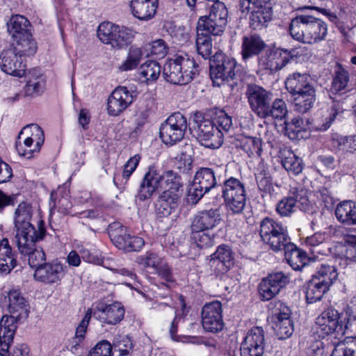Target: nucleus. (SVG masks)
Returning <instances> with one entry per match:
<instances>
[{"label": "nucleus", "instance_id": "obj_1", "mask_svg": "<svg viewBox=\"0 0 356 356\" xmlns=\"http://www.w3.org/2000/svg\"><path fill=\"white\" fill-rule=\"evenodd\" d=\"M8 298V310L11 315H4L0 321V354L2 355H6V350L13 341L17 329L16 320L26 319L29 314V306L20 292L10 291Z\"/></svg>", "mask_w": 356, "mask_h": 356}, {"label": "nucleus", "instance_id": "obj_2", "mask_svg": "<svg viewBox=\"0 0 356 356\" xmlns=\"http://www.w3.org/2000/svg\"><path fill=\"white\" fill-rule=\"evenodd\" d=\"M289 31L295 40L312 44L325 39L327 27L321 19L303 13L297 15L291 19Z\"/></svg>", "mask_w": 356, "mask_h": 356}, {"label": "nucleus", "instance_id": "obj_3", "mask_svg": "<svg viewBox=\"0 0 356 356\" xmlns=\"http://www.w3.org/2000/svg\"><path fill=\"white\" fill-rule=\"evenodd\" d=\"M200 67L194 58L188 54H175L164 65L163 76L166 81L173 84L186 85L199 74Z\"/></svg>", "mask_w": 356, "mask_h": 356}, {"label": "nucleus", "instance_id": "obj_4", "mask_svg": "<svg viewBox=\"0 0 356 356\" xmlns=\"http://www.w3.org/2000/svg\"><path fill=\"white\" fill-rule=\"evenodd\" d=\"M273 0H239L242 13L250 12L249 24L252 29L259 31L266 28L273 17Z\"/></svg>", "mask_w": 356, "mask_h": 356}, {"label": "nucleus", "instance_id": "obj_5", "mask_svg": "<svg viewBox=\"0 0 356 356\" xmlns=\"http://www.w3.org/2000/svg\"><path fill=\"white\" fill-rule=\"evenodd\" d=\"M347 315V322L343 329L342 324L339 322L340 314L333 307H329L325 309L316 318V332L319 337L325 338L336 332H341L346 334L348 330L349 325L356 320V316L353 314V310L348 307L346 309Z\"/></svg>", "mask_w": 356, "mask_h": 356}, {"label": "nucleus", "instance_id": "obj_6", "mask_svg": "<svg viewBox=\"0 0 356 356\" xmlns=\"http://www.w3.org/2000/svg\"><path fill=\"white\" fill-rule=\"evenodd\" d=\"M259 234L264 243L274 252L282 251L291 241L287 227L268 217L260 222Z\"/></svg>", "mask_w": 356, "mask_h": 356}, {"label": "nucleus", "instance_id": "obj_7", "mask_svg": "<svg viewBox=\"0 0 356 356\" xmlns=\"http://www.w3.org/2000/svg\"><path fill=\"white\" fill-rule=\"evenodd\" d=\"M44 140V133L41 127L36 124H30L19 133L15 144L16 150L21 156L33 158L34 153L39 152Z\"/></svg>", "mask_w": 356, "mask_h": 356}, {"label": "nucleus", "instance_id": "obj_8", "mask_svg": "<svg viewBox=\"0 0 356 356\" xmlns=\"http://www.w3.org/2000/svg\"><path fill=\"white\" fill-rule=\"evenodd\" d=\"M220 177L212 168H202L195 175L193 183L188 188L187 201L197 204L204 195L214 188L220 181Z\"/></svg>", "mask_w": 356, "mask_h": 356}, {"label": "nucleus", "instance_id": "obj_9", "mask_svg": "<svg viewBox=\"0 0 356 356\" xmlns=\"http://www.w3.org/2000/svg\"><path fill=\"white\" fill-rule=\"evenodd\" d=\"M46 230L41 221L38 225V232L31 237H25L16 241L19 252L28 256L30 266L38 269L46 262V254L42 248H37L35 243L44 238Z\"/></svg>", "mask_w": 356, "mask_h": 356}, {"label": "nucleus", "instance_id": "obj_10", "mask_svg": "<svg viewBox=\"0 0 356 356\" xmlns=\"http://www.w3.org/2000/svg\"><path fill=\"white\" fill-rule=\"evenodd\" d=\"M193 123V130L202 145L217 149L222 145V134L216 129L213 120L205 118L200 113H195Z\"/></svg>", "mask_w": 356, "mask_h": 356}, {"label": "nucleus", "instance_id": "obj_11", "mask_svg": "<svg viewBox=\"0 0 356 356\" xmlns=\"http://www.w3.org/2000/svg\"><path fill=\"white\" fill-rule=\"evenodd\" d=\"M238 72L235 59L222 53H216L210 60V76L214 84L220 86L224 81L233 80Z\"/></svg>", "mask_w": 356, "mask_h": 356}, {"label": "nucleus", "instance_id": "obj_12", "mask_svg": "<svg viewBox=\"0 0 356 356\" xmlns=\"http://www.w3.org/2000/svg\"><path fill=\"white\" fill-rule=\"evenodd\" d=\"M222 196L226 206L234 213L243 211L245 202L246 195L243 184L238 179L229 177L223 181Z\"/></svg>", "mask_w": 356, "mask_h": 356}, {"label": "nucleus", "instance_id": "obj_13", "mask_svg": "<svg viewBox=\"0 0 356 356\" xmlns=\"http://www.w3.org/2000/svg\"><path fill=\"white\" fill-rule=\"evenodd\" d=\"M187 127L186 118L180 113H175L161 124L160 138L165 144L173 145L184 138Z\"/></svg>", "mask_w": 356, "mask_h": 356}, {"label": "nucleus", "instance_id": "obj_14", "mask_svg": "<svg viewBox=\"0 0 356 356\" xmlns=\"http://www.w3.org/2000/svg\"><path fill=\"white\" fill-rule=\"evenodd\" d=\"M275 320V330L280 339L289 338L293 332V325L291 319L290 308L280 301L272 302L269 305Z\"/></svg>", "mask_w": 356, "mask_h": 356}, {"label": "nucleus", "instance_id": "obj_15", "mask_svg": "<svg viewBox=\"0 0 356 356\" xmlns=\"http://www.w3.org/2000/svg\"><path fill=\"white\" fill-rule=\"evenodd\" d=\"M288 275L282 271L269 274L261 280L258 286V292L260 299L268 301L275 298L281 289L289 282Z\"/></svg>", "mask_w": 356, "mask_h": 356}, {"label": "nucleus", "instance_id": "obj_16", "mask_svg": "<svg viewBox=\"0 0 356 356\" xmlns=\"http://www.w3.org/2000/svg\"><path fill=\"white\" fill-rule=\"evenodd\" d=\"M222 304L218 300L206 303L201 312V323L206 332L217 333L224 327Z\"/></svg>", "mask_w": 356, "mask_h": 356}, {"label": "nucleus", "instance_id": "obj_17", "mask_svg": "<svg viewBox=\"0 0 356 356\" xmlns=\"http://www.w3.org/2000/svg\"><path fill=\"white\" fill-rule=\"evenodd\" d=\"M250 109L259 117L267 113V108L272 102V93L256 84H248L245 91Z\"/></svg>", "mask_w": 356, "mask_h": 356}, {"label": "nucleus", "instance_id": "obj_18", "mask_svg": "<svg viewBox=\"0 0 356 356\" xmlns=\"http://www.w3.org/2000/svg\"><path fill=\"white\" fill-rule=\"evenodd\" d=\"M32 209L30 204L20 203L15 212V227L16 229V241L37 234L38 229L31 223Z\"/></svg>", "mask_w": 356, "mask_h": 356}, {"label": "nucleus", "instance_id": "obj_19", "mask_svg": "<svg viewBox=\"0 0 356 356\" xmlns=\"http://www.w3.org/2000/svg\"><path fill=\"white\" fill-rule=\"evenodd\" d=\"M136 93L124 86L116 88L107 100V111L110 115L117 116L127 109L136 98Z\"/></svg>", "mask_w": 356, "mask_h": 356}, {"label": "nucleus", "instance_id": "obj_20", "mask_svg": "<svg viewBox=\"0 0 356 356\" xmlns=\"http://www.w3.org/2000/svg\"><path fill=\"white\" fill-rule=\"evenodd\" d=\"M65 268L60 261L55 259L35 269L33 277L36 281L46 284H58L65 275Z\"/></svg>", "mask_w": 356, "mask_h": 356}, {"label": "nucleus", "instance_id": "obj_21", "mask_svg": "<svg viewBox=\"0 0 356 356\" xmlns=\"http://www.w3.org/2000/svg\"><path fill=\"white\" fill-rule=\"evenodd\" d=\"M293 58L291 51L282 48H273L259 58V65L264 70L277 72L282 69Z\"/></svg>", "mask_w": 356, "mask_h": 356}, {"label": "nucleus", "instance_id": "obj_22", "mask_svg": "<svg viewBox=\"0 0 356 356\" xmlns=\"http://www.w3.org/2000/svg\"><path fill=\"white\" fill-rule=\"evenodd\" d=\"M264 332L261 327L252 328L241 346V356H264Z\"/></svg>", "mask_w": 356, "mask_h": 356}, {"label": "nucleus", "instance_id": "obj_23", "mask_svg": "<svg viewBox=\"0 0 356 356\" xmlns=\"http://www.w3.org/2000/svg\"><path fill=\"white\" fill-rule=\"evenodd\" d=\"M101 323L108 325H116L124 318V309L120 303L115 302L110 305L98 303L92 309V316Z\"/></svg>", "mask_w": 356, "mask_h": 356}, {"label": "nucleus", "instance_id": "obj_24", "mask_svg": "<svg viewBox=\"0 0 356 356\" xmlns=\"http://www.w3.org/2000/svg\"><path fill=\"white\" fill-rule=\"evenodd\" d=\"M0 68L7 74L22 77L25 74L26 65L22 56L10 49L1 53Z\"/></svg>", "mask_w": 356, "mask_h": 356}, {"label": "nucleus", "instance_id": "obj_25", "mask_svg": "<svg viewBox=\"0 0 356 356\" xmlns=\"http://www.w3.org/2000/svg\"><path fill=\"white\" fill-rule=\"evenodd\" d=\"M221 220L218 209H210L197 212L192 224V231H209L216 227Z\"/></svg>", "mask_w": 356, "mask_h": 356}, {"label": "nucleus", "instance_id": "obj_26", "mask_svg": "<svg viewBox=\"0 0 356 356\" xmlns=\"http://www.w3.org/2000/svg\"><path fill=\"white\" fill-rule=\"evenodd\" d=\"M161 189V174L154 166H149L140 185L138 198L145 200L150 198L158 189Z\"/></svg>", "mask_w": 356, "mask_h": 356}, {"label": "nucleus", "instance_id": "obj_27", "mask_svg": "<svg viewBox=\"0 0 356 356\" xmlns=\"http://www.w3.org/2000/svg\"><path fill=\"white\" fill-rule=\"evenodd\" d=\"M129 6L135 18L147 22L155 17L159 0H129Z\"/></svg>", "mask_w": 356, "mask_h": 356}, {"label": "nucleus", "instance_id": "obj_28", "mask_svg": "<svg viewBox=\"0 0 356 356\" xmlns=\"http://www.w3.org/2000/svg\"><path fill=\"white\" fill-rule=\"evenodd\" d=\"M211 257L210 266L218 274L227 273L234 264L233 252L231 248L227 245L218 246Z\"/></svg>", "mask_w": 356, "mask_h": 356}, {"label": "nucleus", "instance_id": "obj_29", "mask_svg": "<svg viewBox=\"0 0 356 356\" xmlns=\"http://www.w3.org/2000/svg\"><path fill=\"white\" fill-rule=\"evenodd\" d=\"M149 56L148 49L136 44L131 45L129 48L125 59L119 65L120 72H128L136 69L141 61Z\"/></svg>", "mask_w": 356, "mask_h": 356}, {"label": "nucleus", "instance_id": "obj_30", "mask_svg": "<svg viewBox=\"0 0 356 356\" xmlns=\"http://www.w3.org/2000/svg\"><path fill=\"white\" fill-rule=\"evenodd\" d=\"M282 250L284 251V258L286 262L295 270H301L309 261L307 253L298 248L291 241L286 247H284Z\"/></svg>", "mask_w": 356, "mask_h": 356}, {"label": "nucleus", "instance_id": "obj_31", "mask_svg": "<svg viewBox=\"0 0 356 356\" xmlns=\"http://www.w3.org/2000/svg\"><path fill=\"white\" fill-rule=\"evenodd\" d=\"M292 97V105L293 110L300 113H305L313 108L316 102V90L313 86L306 90L297 93Z\"/></svg>", "mask_w": 356, "mask_h": 356}, {"label": "nucleus", "instance_id": "obj_32", "mask_svg": "<svg viewBox=\"0 0 356 356\" xmlns=\"http://www.w3.org/2000/svg\"><path fill=\"white\" fill-rule=\"evenodd\" d=\"M266 44L257 34H250L243 38L241 55L244 60L259 55L265 48Z\"/></svg>", "mask_w": 356, "mask_h": 356}, {"label": "nucleus", "instance_id": "obj_33", "mask_svg": "<svg viewBox=\"0 0 356 356\" xmlns=\"http://www.w3.org/2000/svg\"><path fill=\"white\" fill-rule=\"evenodd\" d=\"M337 114V110L334 106L330 109L321 110L315 114L308 128L314 131H327L334 121Z\"/></svg>", "mask_w": 356, "mask_h": 356}, {"label": "nucleus", "instance_id": "obj_34", "mask_svg": "<svg viewBox=\"0 0 356 356\" xmlns=\"http://www.w3.org/2000/svg\"><path fill=\"white\" fill-rule=\"evenodd\" d=\"M181 197L176 195H170L167 192H163L159 197L156 204V211L161 217L168 216L173 211L177 209Z\"/></svg>", "mask_w": 356, "mask_h": 356}, {"label": "nucleus", "instance_id": "obj_35", "mask_svg": "<svg viewBox=\"0 0 356 356\" xmlns=\"http://www.w3.org/2000/svg\"><path fill=\"white\" fill-rule=\"evenodd\" d=\"M183 184L181 176L173 170H167L161 174V189L170 195L181 197Z\"/></svg>", "mask_w": 356, "mask_h": 356}, {"label": "nucleus", "instance_id": "obj_36", "mask_svg": "<svg viewBox=\"0 0 356 356\" xmlns=\"http://www.w3.org/2000/svg\"><path fill=\"white\" fill-rule=\"evenodd\" d=\"M262 140L257 136H240L236 146L242 149L249 157L260 156L263 151Z\"/></svg>", "mask_w": 356, "mask_h": 356}, {"label": "nucleus", "instance_id": "obj_37", "mask_svg": "<svg viewBox=\"0 0 356 356\" xmlns=\"http://www.w3.org/2000/svg\"><path fill=\"white\" fill-rule=\"evenodd\" d=\"M108 233L118 248L127 251L131 235L127 233L125 227L119 222H114L108 225Z\"/></svg>", "mask_w": 356, "mask_h": 356}, {"label": "nucleus", "instance_id": "obj_38", "mask_svg": "<svg viewBox=\"0 0 356 356\" xmlns=\"http://www.w3.org/2000/svg\"><path fill=\"white\" fill-rule=\"evenodd\" d=\"M356 204L354 202L344 200L337 204L335 216L339 222L346 225L356 224Z\"/></svg>", "mask_w": 356, "mask_h": 356}, {"label": "nucleus", "instance_id": "obj_39", "mask_svg": "<svg viewBox=\"0 0 356 356\" xmlns=\"http://www.w3.org/2000/svg\"><path fill=\"white\" fill-rule=\"evenodd\" d=\"M287 91L293 96L297 93L306 90L314 86L307 74L293 73L290 74L285 81Z\"/></svg>", "mask_w": 356, "mask_h": 356}, {"label": "nucleus", "instance_id": "obj_40", "mask_svg": "<svg viewBox=\"0 0 356 356\" xmlns=\"http://www.w3.org/2000/svg\"><path fill=\"white\" fill-rule=\"evenodd\" d=\"M297 202H300L302 207L301 209L307 210L309 207V200L307 197L298 196L285 197L282 198L277 204L276 210L282 216H289L293 213L296 207Z\"/></svg>", "mask_w": 356, "mask_h": 356}, {"label": "nucleus", "instance_id": "obj_41", "mask_svg": "<svg viewBox=\"0 0 356 356\" xmlns=\"http://www.w3.org/2000/svg\"><path fill=\"white\" fill-rule=\"evenodd\" d=\"M344 245L346 248L343 257L337 259L339 266L346 268L349 265H354L356 258V235L347 233L343 236Z\"/></svg>", "mask_w": 356, "mask_h": 356}, {"label": "nucleus", "instance_id": "obj_42", "mask_svg": "<svg viewBox=\"0 0 356 356\" xmlns=\"http://www.w3.org/2000/svg\"><path fill=\"white\" fill-rule=\"evenodd\" d=\"M17 264V260L12 252L8 240L3 238L0 241V271L9 273Z\"/></svg>", "mask_w": 356, "mask_h": 356}, {"label": "nucleus", "instance_id": "obj_43", "mask_svg": "<svg viewBox=\"0 0 356 356\" xmlns=\"http://www.w3.org/2000/svg\"><path fill=\"white\" fill-rule=\"evenodd\" d=\"M27 82L24 88L26 96L40 95L44 88V81L38 69H33L27 75Z\"/></svg>", "mask_w": 356, "mask_h": 356}, {"label": "nucleus", "instance_id": "obj_44", "mask_svg": "<svg viewBox=\"0 0 356 356\" xmlns=\"http://www.w3.org/2000/svg\"><path fill=\"white\" fill-rule=\"evenodd\" d=\"M13 41L15 43L13 44V48L11 49L22 58L32 56L37 51V44L33 39L31 33L13 39Z\"/></svg>", "mask_w": 356, "mask_h": 356}, {"label": "nucleus", "instance_id": "obj_45", "mask_svg": "<svg viewBox=\"0 0 356 356\" xmlns=\"http://www.w3.org/2000/svg\"><path fill=\"white\" fill-rule=\"evenodd\" d=\"M7 26L8 31L13 39L19 38V37H23L26 34L31 33L29 29L30 22L22 15H17L12 16Z\"/></svg>", "mask_w": 356, "mask_h": 356}, {"label": "nucleus", "instance_id": "obj_46", "mask_svg": "<svg viewBox=\"0 0 356 356\" xmlns=\"http://www.w3.org/2000/svg\"><path fill=\"white\" fill-rule=\"evenodd\" d=\"M210 35L207 30H203L198 24L197 26L196 48L198 54L204 59L210 58L212 53V43Z\"/></svg>", "mask_w": 356, "mask_h": 356}, {"label": "nucleus", "instance_id": "obj_47", "mask_svg": "<svg viewBox=\"0 0 356 356\" xmlns=\"http://www.w3.org/2000/svg\"><path fill=\"white\" fill-rule=\"evenodd\" d=\"M282 165L289 173L293 175L300 174L304 168L302 159L291 150H286L282 153Z\"/></svg>", "mask_w": 356, "mask_h": 356}, {"label": "nucleus", "instance_id": "obj_48", "mask_svg": "<svg viewBox=\"0 0 356 356\" xmlns=\"http://www.w3.org/2000/svg\"><path fill=\"white\" fill-rule=\"evenodd\" d=\"M338 277V273L334 266L329 264H322L312 278L317 279L325 286L330 289L334 280Z\"/></svg>", "mask_w": 356, "mask_h": 356}, {"label": "nucleus", "instance_id": "obj_49", "mask_svg": "<svg viewBox=\"0 0 356 356\" xmlns=\"http://www.w3.org/2000/svg\"><path fill=\"white\" fill-rule=\"evenodd\" d=\"M329 289L316 278H312L307 284L306 291V300L307 303H314L323 298L325 293Z\"/></svg>", "mask_w": 356, "mask_h": 356}, {"label": "nucleus", "instance_id": "obj_50", "mask_svg": "<svg viewBox=\"0 0 356 356\" xmlns=\"http://www.w3.org/2000/svg\"><path fill=\"white\" fill-rule=\"evenodd\" d=\"M161 67L154 60H147L142 64L139 68L140 75L146 82H154L160 76Z\"/></svg>", "mask_w": 356, "mask_h": 356}, {"label": "nucleus", "instance_id": "obj_51", "mask_svg": "<svg viewBox=\"0 0 356 356\" xmlns=\"http://www.w3.org/2000/svg\"><path fill=\"white\" fill-rule=\"evenodd\" d=\"M114 36L112 47L121 49L131 44L134 38V32L130 29L118 26L117 33Z\"/></svg>", "mask_w": 356, "mask_h": 356}, {"label": "nucleus", "instance_id": "obj_52", "mask_svg": "<svg viewBox=\"0 0 356 356\" xmlns=\"http://www.w3.org/2000/svg\"><path fill=\"white\" fill-rule=\"evenodd\" d=\"M92 317V309H88L80 322L79 325L76 327L75 336L72 341V345L70 346V350L72 352H74L77 350V347L80 344V343L85 338V334L87 330V327L88 326L90 320Z\"/></svg>", "mask_w": 356, "mask_h": 356}, {"label": "nucleus", "instance_id": "obj_53", "mask_svg": "<svg viewBox=\"0 0 356 356\" xmlns=\"http://www.w3.org/2000/svg\"><path fill=\"white\" fill-rule=\"evenodd\" d=\"M286 104L282 99H276L273 102H271L269 104V107L267 108V113H264V115L261 118H267L272 117L275 120H283L285 118L287 114Z\"/></svg>", "mask_w": 356, "mask_h": 356}, {"label": "nucleus", "instance_id": "obj_54", "mask_svg": "<svg viewBox=\"0 0 356 356\" xmlns=\"http://www.w3.org/2000/svg\"><path fill=\"white\" fill-rule=\"evenodd\" d=\"M349 81L348 72L339 64H337L332 82L331 90L338 92L345 89Z\"/></svg>", "mask_w": 356, "mask_h": 356}, {"label": "nucleus", "instance_id": "obj_55", "mask_svg": "<svg viewBox=\"0 0 356 356\" xmlns=\"http://www.w3.org/2000/svg\"><path fill=\"white\" fill-rule=\"evenodd\" d=\"M117 29L118 25L111 22H102L99 25L97 37L102 42L112 46Z\"/></svg>", "mask_w": 356, "mask_h": 356}, {"label": "nucleus", "instance_id": "obj_56", "mask_svg": "<svg viewBox=\"0 0 356 356\" xmlns=\"http://www.w3.org/2000/svg\"><path fill=\"white\" fill-rule=\"evenodd\" d=\"M216 129L219 130L222 134V142L224 141L225 134H227L229 129L232 127V118L229 116L224 111L220 110L216 113L213 119Z\"/></svg>", "mask_w": 356, "mask_h": 356}, {"label": "nucleus", "instance_id": "obj_57", "mask_svg": "<svg viewBox=\"0 0 356 356\" xmlns=\"http://www.w3.org/2000/svg\"><path fill=\"white\" fill-rule=\"evenodd\" d=\"M286 135L291 140L299 138L300 134L305 129L304 121L300 117H295L290 122H284Z\"/></svg>", "mask_w": 356, "mask_h": 356}, {"label": "nucleus", "instance_id": "obj_58", "mask_svg": "<svg viewBox=\"0 0 356 356\" xmlns=\"http://www.w3.org/2000/svg\"><path fill=\"white\" fill-rule=\"evenodd\" d=\"M134 347L133 343L127 336L116 337L113 341L114 353H118V356H128Z\"/></svg>", "mask_w": 356, "mask_h": 356}, {"label": "nucleus", "instance_id": "obj_59", "mask_svg": "<svg viewBox=\"0 0 356 356\" xmlns=\"http://www.w3.org/2000/svg\"><path fill=\"white\" fill-rule=\"evenodd\" d=\"M143 47L148 49L149 56L152 55L157 58H164L168 51V46L163 39L155 40Z\"/></svg>", "mask_w": 356, "mask_h": 356}, {"label": "nucleus", "instance_id": "obj_60", "mask_svg": "<svg viewBox=\"0 0 356 356\" xmlns=\"http://www.w3.org/2000/svg\"><path fill=\"white\" fill-rule=\"evenodd\" d=\"M137 261L145 268H152L156 270L164 261V259L157 253L149 251L138 257Z\"/></svg>", "mask_w": 356, "mask_h": 356}, {"label": "nucleus", "instance_id": "obj_61", "mask_svg": "<svg viewBox=\"0 0 356 356\" xmlns=\"http://www.w3.org/2000/svg\"><path fill=\"white\" fill-rule=\"evenodd\" d=\"M193 239L196 245L200 248H207L214 245V238L209 234V231H193Z\"/></svg>", "mask_w": 356, "mask_h": 356}, {"label": "nucleus", "instance_id": "obj_62", "mask_svg": "<svg viewBox=\"0 0 356 356\" xmlns=\"http://www.w3.org/2000/svg\"><path fill=\"white\" fill-rule=\"evenodd\" d=\"M325 241V234L321 232H316L314 234L305 238V245L311 248L313 253L323 254L321 246Z\"/></svg>", "mask_w": 356, "mask_h": 356}, {"label": "nucleus", "instance_id": "obj_63", "mask_svg": "<svg viewBox=\"0 0 356 356\" xmlns=\"http://www.w3.org/2000/svg\"><path fill=\"white\" fill-rule=\"evenodd\" d=\"M58 197L57 192H52L50 196V200L54 202L53 207H57L58 211L62 213L67 214L70 213L71 208L72 207V202L70 200V197L66 195L62 196L56 202V198Z\"/></svg>", "mask_w": 356, "mask_h": 356}, {"label": "nucleus", "instance_id": "obj_64", "mask_svg": "<svg viewBox=\"0 0 356 356\" xmlns=\"http://www.w3.org/2000/svg\"><path fill=\"white\" fill-rule=\"evenodd\" d=\"M87 356H112V346L106 340H102L92 348Z\"/></svg>", "mask_w": 356, "mask_h": 356}]
</instances>
